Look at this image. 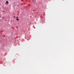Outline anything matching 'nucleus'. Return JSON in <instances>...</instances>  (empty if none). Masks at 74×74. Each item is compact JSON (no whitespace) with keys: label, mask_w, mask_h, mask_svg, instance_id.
<instances>
[{"label":"nucleus","mask_w":74,"mask_h":74,"mask_svg":"<svg viewBox=\"0 0 74 74\" xmlns=\"http://www.w3.org/2000/svg\"><path fill=\"white\" fill-rule=\"evenodd\" d=\"M16 20H17V21H19V19H16Z\"/></svg>","instance_id":"nucleus-2"},{"label":"nucleus","mask_w":74,"mask_h":74,"mask_svg":"<svg viewBox=\"0 0 74 74\" xmlns=\"http://www.w3.org/2000/svg\"><path fill=\"white\" fill-rule=\"evenodd\" d=\"M0 18H1V17H0Z\"/></svg>","instance_id":"nucleus-6"},{"label":"nucleus","mask_w":74,"mask_h":74,"mask_svg":"<svg viewBox=\"0 0 74 74\" xmlns=\"http://www.w3.org/2000/svg\"><path fill=\"white\" fill-rule=\"evenodd\" d=\"M23 1V0H21V1Z\"/></svg>","instance_id":"nucleus-5"},{"label":"nucleus","mask_w":74,"mask_h":74,"mask_svg":"<svg viewBox=\"0 0 74 74\" xmlns=\"http://www.w3.org/2000/svg\"><path fill=\"white\" fill-rule=\"evenodd\" d=\"M15 16H14V17H13V18H15Z\"/></svg>","instance_id":"nucleus-3"},{"label":"nucleus","mask_w":74,"mask_h":74,"mask_svg":"<svg viewBox=\"0 0 74 74\" xmlns=\"http://www.w3.org/2000/svg\"><path fill=\"white\" fill-rule=\"evenodd\" d=\"M8 3H9L8 2V1H6V2L5 3V4H8Z\"/></svg>","instance_id":"nucleus-1"},{"label":"nucleus","mask_w":74,"mask_h":74,"mask_svg":"<svg viewBox=\"0 0 74 74\" xmlns=\"http://www.w3.org/2000/svg\"><path fill=\"white\" fill-rule=\"evenodd\" d=\"M16 18H18V17H16Z\"/></svg>","instance_id":"nucleus-4"}]
</instances>
